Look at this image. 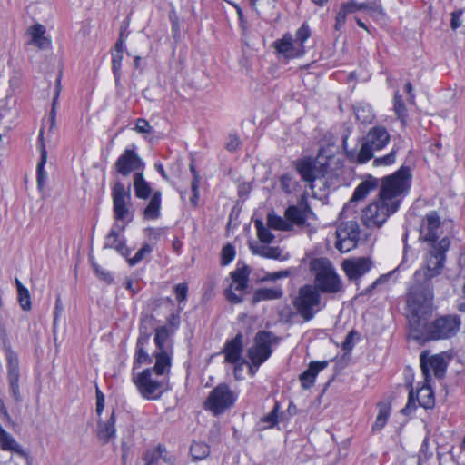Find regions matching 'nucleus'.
<instances>
[{
  "mask_svg": "<svg viewBox=\"0 0 465 465\" xmlns=\"http://www.w3.org/2000/svg\"><path fill=\"white\" fill-rule=\"evenodd\" d=\"M61 91L60 77L56 80L55 93L52 101V109L49 114V118H56V108L58 104V98Z\"/></svg>",
  "mask_w": 465,
  "mask_h": 465,
  "instance_id": "nucleus-57",
  "label": "nucleus"
},
{
  "mask_svg": "<svg viewBox=\"0 0 465 465\" xmlns=\"http://www.w3.org/2000/svg\"><path fill=\"white\" fill-rule=\"evenodd\" d=\"M28 34L31 35L30 45L39 49H48L51 46V41L45 36V27L41 24H36L28 28Z\"/></svg>",
  "mask_w": 465,
  "mask_h": 465,
  "instance_id": "nucleus-28",
  "label": "nucleus"
},
{
  "mask_svg": "<svg viewBox=\"0 0 465 465\" xmlns=\"http://www.w3.org/2000/svg\"><path fill=\"white\" fill-rule=\"evenodd\" d=\"M273 45L278 53L287 57L294 56V45L291 35H285L282 39L275 41Z\"/></svg>",
  "mask_w": 465,
  "mask_h": 465,
  "instance_id": "nucleus-36",
  "label": "nucleus"
},
{
  "mask_svg": "<svg viewBox=\"0 0 465 465\" xmlns=\"http://www.w3.org/2000/svg\"><path fill=\"white\" fill-rule=\"evenodd\" d=\"M411 173L409 166L401 165L392 174L384 176L381 180L379 197L388 203H397V209L411 188Z\"/></svg>",
  "mask_w": 465,
  "mask_h": 465,
  "instance_id": "nucleus-3",
  "label": "nucleus"
},
{
  "mask_svg": "<svg viewBox=\"0 0 465 465\" xmlns=\"http://www.w3.org/2000/svg\"><path fill=\"white\" fill-rule=\"evenodd\" d=\"M379 184L380 180L372 176L361 182L356 187L350 203L343 207L341 216L345 219L349 218L350 213L352 211L353 203L364 199L371 192L377 189Z\"/></svg>",
  "mask_w": 465,
  "mask_h": 465,
  "instance_id": "nucleus-19",
  "label": "nucleus"
},
{
  "mask_svg": "<svg viewBox=\"0 0 465 465\" xmlns=\"http://www.w3.org/2000/svg\"><path fill=\"white\" fill-rule=\"evenodd\" d=\"M235 257V249L231 243H227L223 247L221 252V264L223 266L228 265L233 261Z\"/></svg>",
  "mask_w": 465,
  "mask_h": 465,
  "instance_id": "nucleus-48",
  "label": "nucleus"
},
{
  "mask_svg": "<svg viewBox=\"0 0 465 465\" xmlns=\"http://www.w3.org/2000/svg\"><path fill=\"white\" fill-rule=\"evenodd\" d=\"M134 190L138 199L145 200L153 193L148 182L145 181L143 173L137 172L134 174Z\"/></svg>",
  "mask_w": 465,
  "mask_h": 465,
  "instance_id": "nucleus-33",
  "label": "nucleus"
},
{
  "mask_svg": "<svg viewBox=\"0 0 465 465\" xmlns=\"http://www.w3.org/2000/svg\"><path fill=\"white\" fill-rule=\"evenodd\" d=\"M280 185L285 193H292L293 189L292 176L290 173L283 174L280 179Z\"/></svg>",
  "mask_w": 465,
  "mask_h": 465,
  "instance_id": "nucleus-56",
  "label": "nucleus"
},
{
  "mask_svg": "<svg viewBox=\"0 0 465 465\" xmlns=\"http://www.w3.org/2000/svg\"><path fill=\"white\" fill-rule=\"evenodd\" d=\"M38 145H39L41 156H40V161L36 166V173H37V185L39 188H41L44 186V184L47 179V173L45 172V169H44L45 164L46 163V161H47V152L45 149L43 128L39 131Z\"/></svg>",
  "mask_w": 465,
  "mask_h": 465,
  "instance_id": "nucleus-27",
  "label": "nucleus"
},
{
  "mask_svg": "<svg viewBox=\"0 0 465 465\" xmlns=\"http://www.w3.org/2000/svg\"><path fill=\"white\" fill-rule=\"evenodd\" d=\"M115 412L112 411L109 419L105 421L99 420L97 423V438L103 443H108L112 439L115 437Z\"/></svg>",
  "mask_w": 465,
  "mask_h": 465,
  "instance_id": "nucleus-24",
  "label": "nucleus"
},
{
  "mask_svg": "<svg viewBox=\"0 0 465 465\" xmlns=\"http://www.w3.org/2000/svg\"><path fill=\"white\" fill-rule=\"evenodd\" d=\"M95 396H96L95 411H96L97 415L100 416L104 409V395L99 390V388H96Z\"/></svg>",
  "mask_w": 465,
  "mask_h": 465,
  "instance_id": "nucleus-63",
  "label": "nucleus"
},
{
  "mask_svg": "<svg viewBox=\"0 0 465 465\" xmlns=\"http://www.w3.org/2000/svg\"><path fill=\"white\" fill-rule=\"evenodd\" d=\"M115 171L124 177L132 173L143 172L144 163L135 149H125L114 163Z\"/></svg>",
  "mask_w": 465,
  "mask_h": 465,
  "instance_id": "nucleus-15",
  "label": "nucleus"
},
{
  "mask_svg": "<svg viewBox=\"0 0 465 465\" xmlns=\"http://www.w3.org/2000/svg\"><path fill=\"white\" fill-rule=\"evenodd\" d=\"M161 456L162 450L160 447L152 450H147L144 455L145 465H157Z\"/></svg>",
  "mask_w": 465,
  "mask_h": 465,
  "instance_id": "nucleus-51",
  "label": "nucleus"
},
{
  "mask_svg": "<svg viewBox=\"0 0 465 465\" xmlns=\"http://www.w3.org/2000/svg\"><path fill=\"white\" fill-rule=\"evenodd\" d=\"M190 452L193 460L205 459L210 453V447L203 442H193L191 445Z\"/></svg>",
  "mask_w": 465,
  "mask_h": 465,
  "instance_id": "nucleus-40",
  "label": "nucleus"
},
{
  "mask_svg": "<svg viewBox=\"0 0 465 465\" xmlns=\"http://www.w3.org/2000/svg\"><path fill=\"white\" fill-rule=\"evenodd\" d=\"M310 271L314 274L312 286L319 293L336 294L343 292V284L332 263L327 258H315L310 262Z\"/></svg>",
  "mask_w": 465,
  "mask_h": 465,
  "instance_id": "nucleus-4",
  "label": "nucleus"
},
{
  "mask_svg": "<svg viewBox=\"0 0 465 465\" xmlns=\"http://www.w3.org/2000/svg\"><path fill=\"white\" fill-rule=\"evenodd\" d=\"M342 6L345 8V12L349 14H353L361 10H364L365 3H358L355 0H350L342 4Z\"/></svg>",
  "mask_w": 465,
  "mask_h": 465,
  "instance_id": "nucleus-55",
  "label": "nucleus"
},
{
  "mask_svg": "<svg viewBox=\"0 0 465 465\" xmlns=\"http://www.w3.org/2000/svg\"><path fill=\"white\" fill-rule=\"evenodd\" d=\"M7 377L9 388L15 401H21V394L19 390V362L16 355L9 351L7 354Z\"/></svg>",
  "mask_w": 465,
  "mask_h": 465,
  "instance_id": "nucleus-21",
  "label": "nucleus"
},
{
  "mask_svg": "<svg viewBox=\"0 0 465 465\" xmlns=\"http://www.w3.org/2000/svg\"><path fill=\"white\" fill-rule=\"evenodd\" d=\"M104 247L116 250L124 257H127L131 252V250L125 245L124 238L120 237L114 228H112L107 234Z\"/></svg>",
  "mask_w": 465,
  "mask_h": 465,
  "instance_id": "nucleus-30",
  "label": "nucleus"
},
{
  "mask_svg": "<svg viewBox=\"0 0 465 465\" xmlns=\"http://www.w3.org/2000/svg\"><path fill=\"white\" fill-rule=\"evenodd\" d=\"M135 130L141 134H150L152 133V126L147 120L139 118L136 121Z\"/></svg>",
  "mask_w": 465,
  "mask_h": 465,
  "instance_id": "nucleus-59",
  "label": "nucleus"
},
{
  "mask_svg": "<svg viewBox=\"0 0 465 465\" xmlns=\"http://www.w3.org/2000/svg\"><path fill=\"white\" fill-rule=\"evenodd\" d=\"M251 250L252 253L261 255L264 258L269 259H280L282 254V250L279 247H270V246H251Z\"/></svg>",
  "mask_w": 465,
  "mask_h": 465,
  "instance_id": "nucleus-38",
  "label": "nucleus"
},
{
  "mask_svg": "<svg viewBox=\"0 0 465 465\" xmlns=\"http://www.w3.org/2000/svg\"><path fill=\"white\" fill-rule=\"evenodd\" d=\"M169 337V331L166 326H161L155 329L154 342L156 351H167L165 343Z\"/></svg>",
  "mask_w": 465,
  "mask_h": 465,
  "instance_id": "nucleus-42",
  "label": "nucleus"
},
{
  "mask_svg": "<svg viewBox=\"0 0 465 465\" xmlns=\"http://www.w3.org/2000/svg\"><path fill=\"white\" fill-rule=\"evenodd\" d=\"M236 400V393L228 384L220 383L210 391L204 402V409L210 411L214 416H218L231 408Z\"/></svg>",
  "mask_w": 465,
  "mask_h": 465,
  "instance_id": "nucleus-11",
  "label": "nucleus"
},
{
  "mask_svg": "<svg viewBox=\"0 0 465 465\" xmlns=\"http://www.w3.org/2000/svg\"><path fill=\"white\" fill-rule=\"evenodd\" d=\"M93 267L95 271L96 275L106 283H111L114 281L113 276L109 272H106L100 268L97 264L94 263Z\"/></svg>",
  "mask_w": 465,
  "mask_h": 465,
  "instance_id": "nucleus-62",
  "label": "nucleus"
},
{
  "mask_svg": "<svg viewBox=\"0 0 465 465\" xmlns=\"http://www.w3.org/2000/svg\"><path fill=\"white\" fill-rule=\"evenodd\" d=\"M18 301L24 311H29L31 309V298L27 289H22V291L18 292Z\"/></svg>",
  "mask_w": 465,
  "mask_h": 465,
  "instance_id": "nucleus-54",
  "label": "nucleus"
},
{
  "mask_svg": "<svg viewBox=\"0 0 465 465\" xmlns=\"http://www.w3.org/2000/svg\"><path fill=\"white\" fill-rule=\"evenodd\" d=\"M420 361L425 381L428 382L430 380V370H433L434 375L438 379H442L445 376L448 362L442 353L429 356L427 351H422L420 355Z\"/></svg>",
  "mask_w": 465,
  "mask_h": 465,
  "instance_id": "nucleus-16",
  "label": "nucleus"
},
{
  "mask_svg": "<svg viewBox=\"0 0 465 465\" xmlns=\"http://www.w3.org/2000/svg\"><path fill=\"white\" fill-rule=\"evenodd\" d=\"M328 366L327 361H312L307 370L302 372L299 376L301 385L302 389L309 390L311 389L314 382L318 373L324 370Z\"/></svg>",
  "mask_w": 465,
  "mask_h": 465,
  "instance_id": "nucleus-23",
  "label": "nucleus"
},
{
  "mask_svg": "<svg viewBox=\"0 0 465 465\" xmlns=\"http://www.w3.org/2000/svg\"><path fill=\"white\" fill-rule=\"evenodd\" d=\"M280 339L268 331H259L253 339V344L248 349V357L256 370L272 355V344H277Z\"/></svg>",
  "mask_w": 465,
  "mask_h": 465,
  "instance_id": "nucleus-9",
  "label": "nucleus"
},
{
  "mask_svg": "<svg viewBox=\"0 0 465 465\" xmlns=\"http://www.w3.org/2000/svg\"><path fill=\"white\" fill-rule=\"evenodd\" d=\"M292 304L304 322L312 321L325 307V303L322 302V295L312 284L300 287Z\"/></svg>",
  "mask_w": 465,
  "mask_h": 465,
  "instance_id": "nucleus-6",
  "label": "nucleus"
},
{
  "mask_svg": "<svg viewBox=\"0 0 465 465\" xmlns=\"http://www.w3.org/2000/svg\"><path fill=\"white\" fill-rule=\"evenodd\" d=\"M397 153H398V147L393 146L391 148V152L388 154H386L384 156H381V157L375 158L374 161H373V165H375V166H381V165L388 166V165L392 164L395 162V160H396Z\"/></svg>",
  "mask_w": 465,
  "mask_h": 465,
  "instance_id": "nucleus-44",
  "label": "nucleus"
},
{
  "mask_svg": "<svg viewBox=\"0 0 465 465\" xmlns=\"http://www.w3.org/2000/svg\"><path fill=\"white\" fill-rule=\"evenodd\" d=\"M419 325L410 331V336L420 343L450 340L460 331L461 318L458 314H446L439 316L430 322L425 319Z\"/></svg>",
  "mask_w": 465,
  "mask_h": 465,
  "instance_id": "nucleus-1",
  "label": "nucleus"
},
{
  "mask_svg": "<svg viewBox=\"0 0 465 465\" xmlns=\"http://www.w3.org/2000/svg\"><path fill=\"white\" fill-rule=\"evenodd\" d=\"M280 411V403L279 401L274 402V406L272 410L265 415L261 421L267 424V428H273L278 424V413Z\"/></svg>",
  "mask_w": 465,
  "mask_h": 465,
  "instance_id": "nucleus-45",
  "label": "nucleus"
},
{
  "mask_svg": "<svg viewBox=\"0 0 465 465\" xmlns=\"http://www.w3.org/2000/svg\"><path fill=\"white\" fill-rule=\"evenodd\" d=\"M450 246V240L449 237H443L439 242L431 244L425 257V265L415 272L414 278L419 282H432L433 278L440 275L445 266L446 253Z\"/></svg>",
  "mask_w": 465,
  "mask_h": 465,
  "instance_id": "nucleus-5",
  "label": "nucleus"
},
{
  "mask_svg": "<svg viewBox=\"0 0 465 465\" xmlns=\"http://www.w3.org/2000/svg\"><path fill=\"white\" fill-rule=\"evenodd\" d=\"M342 269L351 281H357L371 268V262L365 257H359L345 260L342 262Z\"/></svg>",
  "mask_w": 465,
  "mask_h": 465,
  "instance_id": "nucleus-20",
  "label": "nucleus"
},
{
  "mask_svg": "<svg viewBox=\"0 0 465 465\" xmlns=\"http://www.w3.org/2000/svg\"><path fill=\"white\" fill-rule=\"evenodd\" d=\"M379 412L376 417L375 422L372 425V430H381L387 423L390 417L391 407L388 403L380 402L378 403Z\"/></svg>",
  "mask_w": 465,
  "mask_h": 465,
  "instance_id": "nucleus-35",
  "label": "nucleus"
},
{
  "mask_svg": "<svg viewBox=\"0 0 465 465\" xmlns=\"http://www.w3.org/2000/svg\"><path fill=\"white\" fill-rule=\"evenodd\" d=\"M123 58V54H113L112 70L115 78V82H117L121 76V66Z\"/></svg>",
  "mask_w": 465,
  "mask_h": 465,
  "instance_id": "nucleus-52",
  "label": "nucleus"
},
{
  "mask_svg": "<svg viewBox=\"0 0 465 465\" xmlns=\"http://www.w3.org/2000/svg\"><path fill=\"white\" fill-rule=\"evenodd\" d=\"M152 357L146 352L145 348H136L134 369L139 368L142 364L152 363Z\"/></svg>",
  "mask_w": 465,
  "mask_h": 465,
  "instance_id": "nucleus-46",
  "label": "nucleus"
},
{
  "mask_svg": "<svg viewBox=\"0 0 465 465\" xmlns=\"http://www.w3.org/2000/svg\"><path fill=\"white\" fill-rule=\"evenodd\" d=\"M153 355L155 358V364L147 370H150L155 376L164 377L163 374L170 371L171 356L167 351H155Z\"/></svg>",
  "mask_w": 465,
  "mask_h": 465,
  "instance_id": "nucleus-29",
  "label": "nucleus"
},
{
  "mask_svg": "<svg viewBox=\"0 0 465 465\" xmlns=\"http://www.w3.org/2000/svg\"><path fill=\"white\" fill-rule=\"evenodd\" d=\"M283 291L280 287L275 288H260L257 289L252 296V302L257 303L261 301L277 300L282 298Z\"/></svg>",
  "mask_w": 465,
  "mask_h": 465,
  "instance_id": "nucleus-34",
  "label": "nucleus"
},
{
  "mask_svg": "<svg viewBox=\"0 0 465 465\" xmlns=\"http://www.w3.org/2000/svg\"><path fill=\"white\" fill-rule=\"evenodd\" d=\"M255 228L257 230V236L259 240L263 243H271L274 235L266 228L261 220L255 221Z\"/></svg>",
  "mask_w": 465,
  "mask_h": 465,
  "instance_id": "nucleus-43",
  "label": "nucleus"
},
{
  "mask_svg": "<svg viewBox=\"0 0 465 465\" xmlns=\"http://www.w3.org/2000/svg\"><path fill=\"white\" fill-rule=\"evenodd\" d=\"M155 319L153 315H145L142 318L140 326H139V332L143 333H152L153 331H155Z\"/></svg>",
  "mask_w": 465,
  "mask_h": 465,
  "instance_id": "nucleus-49",
  "label": "nucleus"
},
{
  "mask_svg": "<svg viewBox=\"0 0 465 465\" xmlns=\"http://www.w3.org/2000/svg\"><path fill=\"white\" fill-rule=\"evenodd\" d=\"M251 269L248 265L243 262H238L237 267L232 271L230 275L232 278V283L224 291L226 299L232 304H238L242 302L243 298L241 294H236L234 291L243 292L248 288L249 276Z\"/></svg>",
  "mask_w": 465,
  "mask_h": 465,
  "instance_id": "nucleus-12",
  "label": "nucleus"
},
{
  "mask_svg": "<svg viewBox=\"0 0 465 465\" xmlns=\"http://www.w3.org/2000/svg\"><path fill=\"white\" fill-rule=\"evenodd\" d=\"M242 351L243 335L241 332L237 333L233 339L227 341L223 350L225 361L231 364L240 362Z\"/></svg>",
  "mask_w": 465,
  "mask_h": 465,
  "instance_id": "nucleus-22",
  "label": "nucleus"
},
{
  "mask_svg": "<svg viewBox=\"0 0 465 465\" xmlns=\"http://www.w3.org/2000/svg\"><path fill=\"white\" fill-rule=\"evenodd\" d=\"M188 286L186 283H179L174 288V292L176 295V300L179 302H182L187 298Z\"/></svg>",
  "mask_w": 465,
  "mask_h": 465,
  "instance_id": "nucleus-58",
  "label": "nucleus"
},
{
  "mask_svg": "<svg viewBox=\"0 0 465 465\" xmlns=\"http://www.w3.org/2000/svg\"><path fill=\"white\" fill-rule=\"evenodd\" d=\"M310 211V207L308 205L304 206H297L291 205L285 211V218L292 223L296 225H303L307 219V212Z\"/></svg>",
  "mask_w": 465,
  "mask_h": 465,
  "instance_id": "nucleus-32",
  "label": "nucleus"
},
{
  "mask_svg": "<svg viewBox=\"0 0 465 465\" xmlns=\"http://www.w3.org/2000/svg\"><path fill=\"white\" fill-rule=\"evenodd\" d=\"M349 15L348 12H345V8L341 5V10L337 13L335 17V25L334 28L339 30L346 23V17Z\"/></svg>",
  "mask_w": 465,
  "mask_h": 465,
  "instance_id": "nucleus-60",
  "label": "nucleus"
},
{
  "mask_svg": "<svg viewBox=\"0 0 465 465\" xmlns=\"http://www.w3.org/2000/svg\"><path fill=\"white\" fill-rule=\"evenodd\" d=\"M440 227V219L437 212L432 211L426 214L422 220L420 230V240L431 244L438 242V232Z\"/></svg>",
  "mask_w": 465,
  "mask_h": 465,
  "instance_id": "nucleus-18",
  "label": "nucleus"
},
{
  "mask_svg": "<svg viewBox=\"0 0 465 465\" xmlns=\"http://www.w3.org/2000/svg\"><path fill=\"white\" fill-rule=\"evenodd\" d=\"M397 211V203L390 204L379 197L362 210L361 222L368 228H380Z\"/></svg>",
  "mask_w": 465,
  "mask_h": 465,
  "instance_id": "nucleus-10",
  "label": "nucleus"
},
{
  "mask_svg": "<svg viewBox=\"0 0 465 465\" xmlns=\"http://www.w3.org/2000/svg\"><path fill=\"white\" fill-rule=\"evenodd\" d=\"M391 135L387 129L381 125H376L371 128L361 144L358 153L357 162L365 163L373 158V152L383 149L390 142Z\"/></svg>",
  "mask_w": 465,
  "mask_h": 465,
  "instance_id": "nucleus-8",
  "label": "nucleus"
},
{
  "mask_svg": "<svg viewBox=\"0 0 465 465\" xmlns=\"http://www.w3.org/2000/svg\"><path fill=\"white\" fill-rule=\"evenodd\" d=\"M139 393L145 400H159L168 390V379L155 376L150 370H143L133 378Z\"/></svg>",
  "mask_w": 465,
  "mask_h": 465,
  "instance_id": "nucleus-7",
  "label": "nucleus"
},
{
  "mask_svg": "<svg viewBox=\"0 0 465 465\" xmlns=\"http://www.w3.org/2000/svg\"><path fill=\"white\" fill-rule=\"evenodd\" d=\"M354 114L356 119L361 124H371L374 119L372 108L369 104H360L356 106Z\"/></svg>",
  "mask_w": 465,
  "mask_h": 465,
  "instance_id": "nucleus-37",
  "label": "nucleus"
},
{
  "mask_svg": "<svg viewBox=\"0 0 465 465\" xmlns=\"http://www.w3.org/2000/svg\"><path fill=\"white\" fill-rule=\"evenodd\" d=\"M393 109L398 119L404 123L408 116L407 108L404 104L402 96L399 94V91H397L394 94Z\"/></svg>",
  "mask_w": 465,
  "mask_h": 465,
  "instance_id": "nucleus-39",
  "label": "nucleus"
},
{
  "mask_svg": "<svg viewBox=\"0 0 465 465\" xmlns=\"http://www.w3.org/2000/svg\"><path fill=\"white\" fill-rule=\"evenodd\" d=\"M310 35V27L306 23H303L296 32V37L297 40L300 42L299 45L301 48L303 47V44L308 40Z\"/></svg>",
  "mask_w": 465,
  "mask_h": 465,
  "instance_id": "nucleus-53",
  "label": "nucleus"
},
{
  "mask_svg": "<svg viewBox=\"0 0 465 465\" xmlns=\"http://www.w3.org/2000/svg\"><path fill=\"white\" fill-rule=\"evenodd\" d=\"M267 224L274 230L288 231L291 229V225L283 218L273 213L268 214Z\"/></svg>",
  "mask_w": 465,
  "mask_h": 465,
  "instance_id": "nucleus-41",
  "label": "nucleus"
},
{
  "mask_svg": "<svg viewBox=\"0 0 465 465\" xmlns=\"http://www.w3.org/2000/svg\"><path fill=\"white\" fill-rule=\"evenodd\" d=\"M112 199L114 219L118 221L124 220L129 213L128 204H130L131 201L130 186L125 188L124 183L116 181L112 188Z\"/></svg>",
  "mask_w": 465,
  "mask_h": 465,
  "instance_id": "nucleus-14",
  "label": "nucleus"
},
{
  "mask_svg": "<svg viewBox=\"0 0 465 465\" xmlns=\"http://www.w3.org/2000/svg\"><path fill=\"white\" fill-rule=\"evenodd\" d=\"M295 168L304 182L312 183L317 178L315 159L311 157L300 159L296 162Z\"/></svg>",
  "mask_w": 465,
  "mask_h": 465,
  "instance_id": "nucleus-25",
  "label": "nucleus"
},
{
  "mask_svg": "<svg viewBox=\"0 0 465 465\" xmlns=\"http://www.w3.org/2000/svg\"><path fill=\"white\" fill-rule=\"evenodd\" d=\"M0 448L4 451H11L22 458H25L26 460L29 459L28 453L5 430L0 431Z\"/></svg>",
  "mask_w": 465,
  "mask_h": 465,
  "instance_id": "nucleus-26",
  "label": "nucleus"
},
{
  "mask_svg": "<svg viewBox=\"0 0 465 465\" xmlns=\"http://www.w3.org/2000/svg\"><path fill=\"white\" fill-rule=\"evenodd\" d=\"M153 248L148 243H144L140 250L135 253L133 258L128 259V263L130 266H134L139 263L145 255L151 253Z\"/></svg>",
  "mask_w": 465,
  "mask_h": 465,
  "instance_id": "nucleus-50",
  "label": "nucleus"
},
{
  "mask_svg": "<svg viewBox=\"0 0 465 465\" xmlns=\"http://www.w3.org/2000/svg\"><path fill=\"white\" fill-rule=\"evenodd\" d=\"M463 11L461 9L456 10L451 13V20H450V27L452 30H456L461 25L460 17L462 15Z\"/></svg>",
  "mask_w": 465,
  "mask_h": 465,
  "instance_id": "nucleus-64",
  "label": "nucleus"
},
{
  "mask_svg": "<svg viewBox=\"0 0 465 465\" xmlns=\"http://www.w3.org/2000/svg\"><path fill=\"white\" fill-rule=\"evenodd\" d=\"M416 401H418L420 406L423 407L424 409L433 408L435 400L431 388L430 386H423L417 391L416 395L413 390H411L409 392L408 402L402 409V412L407 414L416 410Z\"/></svg>",
  "mask_w": 465,
  "mask_h": 465,
  "instance_id": "nucleus-17",
  "label": "nucleus"
},
{
  "mask_svg": "<svg viewBox=\"0 0 465 465\" xmlns=\"http://www.w3.org/2000/svg\"><path fill=\"white\" fill-rule=\"evenodd\" d=\"M433 300V284L426 281L419 282L413 277V283L409 289L407 306L410 331L426 319L431 312Z\"/></svg>",
  "mask_w": 465,
  "mask_h": 465,
  "instance_id": "nucleus-2",
  "label": "nucleus"
},
{
  "mask_svg": "<svg viewBox=\"0 0 465 465\" xmlns=\"http://www.w3.org/2000/svg\"><path fill=\"white\" fill-rule=\"evenodd\" d=\"M161 201L162 193L155 191L152 194V197L143 212V219L145 220H156L161 214Z\"/></svg>",
  "mask_w": 465,
  "mask_h": 465,
  "instance_id": "nucleus-31",
  "label": "nucleus"
},
{
  "mask_svg": "<svg viewBox=\"0 0 465 465\" xmlns=\"http://www.w3.org/2000/svg\"><path fill=\"white\" fill-rule=\"evenodd\" d=\"M364 10L367 11L371 17H383L385 15L383 8L378 1L365 2Z\"/></svg>",
  "mask_w": 465,
  "mask_h": 465,
  "instance_id": "nucleus-47",
  "label": "nucleus"
},
{
  "mask_svg": "<svg viewBox=\"0 0 465 465\" xmlns=\"http://www.w3.org/2000/svg\"><path fill=\"white\" fill-rule=\"evenodd\" d=\"M336 248L341 252H348L354 249L360 239V227L355 220L342 222L336 231Z\"/></svg>",
  "mask_w": 465,
  "mask_h": 465,
  "instance_id": "nucleus-13",
  "label": "nucleus"
},
{
  "mask_svg": "<svg viewBox=\"0 0 465 465\" xmlns=\"http://www.w3.org/2000/svg\"><path fill=\"white\" fill-rule=\"evenodd\" d=\"M357 335V331L352 330L347 335H346V338L344 340V341L342 342V345H341V348L343 351H351L353 347H354V341H353V338L354 336Z\"/></svg>",
  "mask_w": 465,
  "mask_h": 465,
  "instance_id": "nucleus-61",
  "label": "nucleus"
}]
</instances>
